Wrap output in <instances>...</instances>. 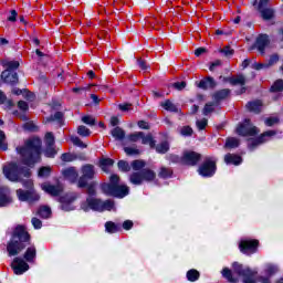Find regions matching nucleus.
Here are the masks:
<instances>
[{"instance_id":"1","label":"nucleus","mask_w":283,"mask_h":283,"mask_svg":"<svg viewBox=\"0 0 283 283\" xmlns=\"http://www.w3.org/2000/svg\"><path fill=\"white\" fill-rule=\"evenodd\" d=\"M3 174L11 182H21L28 190L18 189L17 197L20 202H39L40 196L34 191V184L30 179L32 171L30 168L18 165L17 163H10L3 167Z\"/></svg>"},{"instance_id":"2","label":"nucleus","mask_w":283,"mask_h":283,"mask_svg":"<svg viewBox=\"0 0 283 283\" xmlns=\"http://www.w3.org/2000/svg\"><path fill=\"white\" fill-rule=\"evenodd\" d=\"M43 143L41 138L33 137L24 143V146L17 147L18 154L22 158L23 165L27 167H34L36 163H41V147Z\"/></svg>"},{"instance_id":"3","label":"nucleus","mask_w":283,"mask_h":283,"mask_svg":"<svg viewBox=\"0 0 283 283\" xmlns=\"http://www.w3.org/2000/svg\"><path fill=\"white\" fill-rule=\"evenodd\" d=\"M27 247H30V233L23 226H17L7 243L9 258H17Z\"/></svg>"},{"instance_id":"4","label":"nucleus","mask_w":283,"mask_h":283,"mask_svg":"<svg viewBox=\"0 0 283 283\" xmlns=\"http://www.w3.org/2000/svg\"><path fill=\"white\" fill-rule=\"evenodd\" d=\"M34 260H36V247L32 244L27 248L23 258L15 256L13 259L11 269L15 275H23V273L30 271V264H33Z\"/></svg>"},{"instance_id":"5","label":"nucleus","mask_w":283,"mask_h":283,"mask_svg":"<svg viewBox=\"0 0 283 283\" xmlns=\"http://www.w3.org/2000/svg\"><path fill=\"white\" fill-rule=\"evenodd\" d=\"M232 269L237 275L243 277V283H271V281L264 276L254 280L253 277L258 275V271L251 270L250 268H243L242 264L238 262L232 264Z\"/></svg>"},{"instance_id":"6","label":"nucleus","mask_w":283,"mask_h":283,"mask_svg":"<svg viewBox=\"0 0 283 283\" xmlns=\"http://www.w3.org/2000/svg\"><path fill=\"white\" fill-rule=\"evenodd\" d=\"M156 180V172L149 168H144L137 172H133L129 176V181L132 185L140 186L143 182H153Z\"/></svg>"},{"instance_id":"7","label":"nucleus","mask_w":283,"mask_h":283,"mask_svg":"<svg viewBox=\"0 0 283 283\" xmlns=\"http://www.w3.org/2000/svg\"><path fill=\"white\" fill-rule=\"evenodd\" d=\"M216 163H218L216 157H205L203 163L198 168L199 176H202V178H212V176H216L218 169Z\"/></svg>"},{"instance_id":"8","label":"nucleus","mask_w":283,"mask_h":283,"mask_svg":"<svg viewBox=\"0 0 283 283\" xmlns=\"http://www.w3.org/2000/svg\"><path fill=\"white\" fill-rule=\"evenodd\" d=\"M102 191L105 196H112L113 198L129 196V187L125 185H102Z\"/></svg>"},{"instance_id":"9","label":"nucleus","mask_w":283,"mask_h":283,"mask_svg":"<svg viewBox=\"0 0 283 283\" xmlns=\"http://www.w3.org/2000/svg\"><path fill=\"white\" fill-rule=\"evenodd\" d=\"M259 244L260 241L255 239H242L239 243V249L244 255H253V253H258Z\"/></svg>"},{"instance_id":"10","label":"nucleus","mask_w":283,"mask_h":283,"mask_svg":"<svg viewBox=\"0 0 283 283\" xmlns=\"http://www.w3.org/2000/svg\"><path fill=\"white\" fill-rule=\"evenodd\" d=\"M95 174H96V170L94 169L93 165H90V164L84 165L82 167V176L77 181V187H80V189H84V187L87 186L88 180H94Z\"/></svg>"},{"instance_id":"11","label":"nucleus","mask_w":283,"mask_h":283,"mask_svg":"<svg viewBox=\"0 0 283 283\" xmlns=\"http://www.w3.org/2000/svg\"><path fill=\"white\" fill-rule=\"evenodd\" d=\"M275 134H277V132L268 130V132L263 133L258 138L249 139L248 140V147H249L250 151H253L255 149V147H258L260 145H263V143H268V140H272L273 136H275Z\"/></svg>"},{"instance_id":"12","label":"nucleus","mask_w":283,"mask_h":283,"mask_svg":"<svg viewBox=\"0 0 283 283\" xmlns=\"http://www.w3.org/2000/svg\"><path fill=\"white\" fill-rule=\"evenodd\" d=\"M237 134L239 136H255L260 134V130L251 124V119H245L244 123L239 124L237 127Z\"/></svg>"},{"instance_id":"13","label":"nucleus","mask_w":283,"mask_h":283,"mask_svg":"<svg viewBox=\"0 0 283 283\" xmlns=\"http://www.w3.org/2000/svg\"><path fill=\"white\" fill-rule=\"evenodd\" d=\"M103 200L96 198V197H87L85 201L81 203V209L83 211H99L103 212Z\"/></svg>"},{"instance_id":"14","label":"nucleus","mask_w":283,"mask_h":283,"mask_svg":"<svg viewBox=\"0 0 283 283\" xmlns=\"http://www.w3.org/2000/svg\"><path fill=\"white\" fill-rule=\"evenodd\" d=\"M201 158L202 155H200V153H196L193 150H185L182 154V165H186L187 167H196V165L200 163Z\"/></svg>"},{"instance_id":"15","label":"nucleus","mask_w":283,"mask_h":283,"mask_svg":"<svg viewBox=\"0 0 283 283\" xmlns=\"http://www.w3.org/2000/svg\"><path fill=\"white\" fill-rule=\"evenodd\" d=\"M1 78L7 85L14 86L19 83V74H17V71L6 70L2 72Z\"/></svg>"},{"instance_id":"16","label":"nucleus","mask_w":283,"mask_h":283,"mask_svg":"<svg viewBox=\"0 0 283 283\" xmlns=\"http://www.w3.org/2000/svg\"><path fill=\"white\" fill-rule=\"evenodd\" d=\"M271 43V40H269V35L266 34H260L256 40L254 45L252 46L253 49H256L260 54H264L266 46Z\"/></svg>"},{"instance_id":"17","label":"nucleus","mask_w":283,"mask_h":283,"mask_svg":"<svg viewBox=\"0 0 283 283\" xmlns=\"http://www.w3.org/2000/svg\"><path fill=\"white\" fill-rule=\"evenodd\" d=\"M74 200H75L74 197L70 195L60 197L59 198L60 209H62V211H74V206H72V202H74Z\"/></svg>"},{"instance_id":"18","label":"nucleus","mask_w":283,"mask_h":283,"mask_svg":"<svg viewBox=\"0 0 283 283\" xmlns=\"http://www.w3.org/2000/svg\"><path fill=\"white\" fill-rule=\"evenodd\" d=\"M42 190L45 191V193H49L50 196L56 197L61 193H63V186L61 185H51V184H42L41 185Z\"/></svg>"},{"instance_id":"19","label":"nucleus","mask_w":283,"mask_h":283,"mask_svg":"<svg viewBox=\"0 0 283 283\" xmlns=\"http://www.w3.org/2000/svg\"><path fill=\"white\" fill-rule=\"evenodd\" d=\"M12 203V197H10V189L7 187L0 188V207H8Z\"/></svg>"},{"instance_id":"20","label":"nucleus","mask_w":283,"mask_h":283,"mask_svg":"<svg viewBox=\"0 0 283 283\" xmlns=\"http://www.w3.org/2000/svg\"><path fill=\"white\" fill-rule=\"evenodd\" d=\"M64 178L69 180L70 182H76L78 180V172L76 171V168L70 167L62 171Z\"/></svg>"},{"instance_id":"21","label":"nucleus","mask_w":283,"mask_h":283,"mask_svg":"<svg viewBox=\"0 0 283 283\" xmlns=\"http://www.w3.org/2000/svg\"><path fill=\"white\" fill-rule=\"evenodd\" d=\"M198 87L200 90H213L216 87V80L211 76L206 77L198 83Z\"/></svg>"},{"instance_id":"22","label":"nucleus","mask_w":283,"mask_h":283,"mask_svg":"<svg viewBox=\"0 0 283 283\" xmlns=\"http://www.w3.org/2000/svg\"><path fill=\"white\" fill-rule=\"evenodd\" d=\"M247 108L249 112H253L254 114H260L262 112V101L255 99L252 102H248Z\"/></svg>"},{"instance_id":"23","label":"nucleus","mask_w":283,"mask_h":283,"mask_svg":"<svg viewBox=\"0 0 283 283\" xmlns=\"http://www.w3.org/2000/svg\"><path fill=\"white\" fill-rule=\"evenodd\" d=\"M224 163L226 165H242V157L233 154H227L224 156Z\"/></svg>"},{"instance_id":"24","label":"nucleus","mask_w":283,"mask_h":283,"mask_svg":"<svg viewBox=\"0 0 283 283\" xmlns=\"http://www.w3.org/2000/svg\"><path fill=\"white\" fill-rule=\"evenodd\" d=\"M56 123L59 127H63V113L56 112L54 115H51L50 117H46V123Z\"/></svg>"},{"instance_id":"25","label":"nucleus","mask_w":283,"mask_h":283,"mask_svg":"<svg viewBox=\"0 0 283 283\" xmlns=\"http://www.w3.org/2000/svg\"><path fill=\"white\" fill-rule=\"evenodd\" d=\"M226 81H228L230 85H245L247 83V78L244 77V75L227 77Z\"/></svg>"},{"instance_id":"26","label":"nucleus","mask_w":283,"mask_h":283,"mask_svg":"<svg viewBox=\"0 0 283 283\" xmlns=\"http://www.w3.org/2000/svg\"><path fill=\"white\" fill-rule=\"evenodd\" d=\"M259 12H260L261 19H263V21H271V19H273L275 17V10H273L271 8L263 9Z\"/></svg>"},{"instance_id":"27","label":"nucleus","mask_w":283,"mask_h":283,"mask_svg":"<svg viewBox=\"0 0 283 283\" xmlns=\"http://www.w3.org/2000/svg\"><path fill=\"white\" fill-rule=\"evenodd\" d=\"M186 277L188 282H198V280H200V272L196 269H191L187 272Z\"/></svg>"},{"instance_id":"28","label":"nucleus","mask_w":283,"mask_h":283,"mask_svg":"<svg viewBox=\"0 0 283 283\" xmlns=\"http://www.w3.org/2000/svg\"><path fill=\"white\" fill-rule=\"evenodd\" d=\"M143 145H149L151 149L156 147V140H154V137L151 134H148L145 136V133H143V137H140Z\"/></svg>"},{"instance_id":"29","label":"nucleus","mask_w":283,"mask_h":283,"mask_svg":"<svg viewBox=\"0 0 283 283\" xmlns=\"http://www.w3.org/2000/svg\"><path fill=\"white\" fill-rule=\"evenodd\" d=\"M113 138H115V140H125V130H123V128L120 127H115L112 132H111Z\"/></svg>"},{"instance_id":"30","label":"nucleus","mask_w":283,"mask_h":283,"mask_svg":"<svg viewBox=\"0 0 283 283\" xmlns=\"http://www.w3.org/2000/svg\"><path fill=\"white\" fill-rule=\"evenodd\" d=\"M229 94H231V91L229 88H223V90L217 91L213 95V98L214 101H224V98H227Z\"/></svg>"},{"instance_id":"31","label":"nucleus","mask_w":283,"mask_h":283,"mask_svg":"<svg viewBox=\"0 0 283 283\" xmlns=\"http://www.w3.org/2000/svg\"><path fill=\"white\" fill-rule=\"evenodd\" d=\"M38 216H40V218H43L44 220H48V218L52 216V209H50V207L48 206H42L38 210Z\"/></svg>"},{"instance_id":"32","label":"nucleus","mask_w":283,"mask_h":283,"mask_svg":"<svg viewBox=\"0 0 283 283\" xmlns=\"http://www.w3.org/2000/svg\"><path fill=\"white\" fill-rule=\"evenodd\" d=\"M224 147L228 149H235V147H240V139H238L235 137H229L226 140Z\"/></svg>"},{"instance_id":"33","label":"nucleus","mask_w":283,"mask_h":283,"mask_svg":"<svg viewBox=\"0 0 283 283\" xmlns=\"http://www.w3.org/2000/svg\"><path fill=\"white\" fill-rule=\"evenodd\" d=\"M158 176L159 178L167 180V178H171V176H174V170H171V168L161 167L158 172Z\"/></svg>"},{"instance_id":"34","label":"nucleus","mask_w":283,"mask_h":283,"mask_svg":"<svg viewBox=\"0 0 283 283\" xmlns=\"http://www.w3.org/2000/svg\"><path fill=\"white\" fill-rule=\"evenodd\" d=\"M161 107H164V109H166V112H178V106H176V104H174L171 101L167 99L164 103H161Z\"/></svg>"},{"instance_id":"35","label":"nucleus","mask_w":283,"mask_h":283,"mask_svg":"<svg viewBox=\"0 0 283 283\" xmlns=\"http://www.w3.org/2000/svg\"><path fill=\"white\" fill-rule=\"evenodd\" d=\"M221 273H222V276L226 277V280H228V282H231V283L238 282V279L233 277V273L229 268H224Z\"/></svg>"},{"instance_id":"36","label":"nucleus","mask_w":283,"mask_h":283,"mask_svg":"<svg viewBox=\"0 0 283 283\" xmlns=\"http://www.w3.org/2000/svg\"><path fill=\"white\" fill-rule=\"evenodd\" d=\"M114 209H116L114 200L108 199L106 201H102V211H112Z\"/></svg>"},{"instance_id":"37","label":"nucleus","mask_w":283,"mask_h":283,"mask_svg":"<svg viewBox=\"0 0 283 283\" xmlns=\"http://www.w3.org/2000/svg\"><path fill=\"white\" fill-rule=\"evenodd\" d=\"M157 154H167L169 151V143L163 142L159 145L155 146Z\"/></svg>"},{"instance_id":"38","label":"nucleus","mask_w":283,"mask_h":283,"mask_svg":"<svg viewBox=\"0 0 283 283\" xmlns=\"http://www.w3.org/2000/svg\"><path fill=\"white\" fill-rule=\"evenodd\" d=\"M56 154H59V151H56V148L54 146H45L44 156L46 158H54Z\"/></svg>"},{"instance_id":"39","label":"nucleus","mask_w":283,"mask_h":283,"mask_svg":"<svg viewBox=\"0 0 283 283\" xmlns=\"http://www.w3.org/2000/svg\"><path fill=\"white\" fill-rule=\"evenodd\" d=\"M105 230L107 231V233H118L119 228L118 226H116V223L108 221L105 223Z\"/></svg>"},{"instance_id":"40","label":"nucleus","mask_w":283,"mask_h":283,"mask_svg":"<svg viewBox=\"0 0 283 283\" xmlns=\"http://www.w3.org/2000/svg\"><path fill=\"white\" fill-rule=\"evenodd\" d=\"M145 165H146L145 160H140V159H136L132 163V167L134 171H143Z\"/></svg>"},{"instance_id":"41","label":"nucleus","mask_w":283,"mask_h":283,"mask_svg":"<svg viewBox=\"0 0 283 283\" xmlns=\"http://www.w3.org/2000/svg\"><path fill=\"white\" fill-rule=\"evenodd\" d=\"M77 134L78 136H82L83 138H87V136H91L92 130H90V128H87L84 125H81L77 127Z\"/></svg>"},{"instance_id":"42","label":"nucleus","mask_w":283,"mask_h":283,"mask_svg":"<svg viewBox=\"0 0 283 283\" xmlns=\"http://www.w3.org/2000/svg\"><path fill=\"white\" fill-rule=\"evenodd\" d=\"M167 160H169V163H172L174 165H182V156H178V155H174L170 154L167 157Z\"/></svg>"},{"instance_id":"43","label":"nucleus","mask_w":283,"mask_h":283,"mask_svg":"<svg viewBox=\"0 0 283 283\" xmlns=\"http://www.w3.org/2000/svg\"><path fill=\"white\" fill-rule=\"evenodd\" d=\"M71 143H73V145H75V147H80L81 149H87V145L85 143H83V140H81V138H78L76 136L71 137Z\"/></svg>"},{"instance_id":"44","label":"nucleus","mask_w":283,"mask_h":283,"mask_svg":"<svg viewBox=\"0 0 283 283\" xmlns=\"http://www.w3.org/2000/svg\"><path fill=\"white\" fill-rule=\"evenodd\" d=\"M270 92H283V80H276L271 86Z\"/></svg>"},{"instance_id":"45","label":"nucleus","mask_w":283,"mask_h":283,"mask_svg":"<svg viewBox=\"0 0 283 283\" xmlns=\"http://www.w3.org/2000/svg\"><path fill=\"white\" fill-rule=\"evenodd\" d=\"M117 167L120 171L127 172L132 170V166H129V163L125 160H119L117 164Z\"/></svg>"},{"instance_id":"46","label":"nucleus","mask_w":283,"mask_h":283,"mask_svg":"<svg viewBox=\"0 0 283 283\" xmlns=\"http://www.w3.org/2000/svg\"><path fill=\"white\" fill-rule=\"evenodd\" d=\"M82 123L94 127V125H96V119L92 115H85L82 117Z\"/></svg>"},{"instance_id":"47","label":"nucleus","mask_w":283,"mask_h":283,"mask_svg":"<svg viewBox=\"0 0 283 283\" xmlns=\"http://www.w3.org/2000/svg\"><path fill=\"white\" fill-rule=\"evenodd\" d=\"M45 147L54 146V134L46 133L44 138Z\"/></svg>"},{"instance_id":"48","label":"nucleus","mask_w":283,"mask_h":283,"mask_svg":"<svg viewBox=\"0 0 283 283\" xmlns=\"http://www.w3.org/2000/svg\"><path fill=\"white\" fill-rule=\"evenodd\" d=\"M140 138H143V132L134 133L127 136V140H129V143H138Z\"/></svg>"},{"instance_id":"49","label":"nucleus","mask_w":283,"mask_h":283,"mask_svg":"<svg viewBox=\"0 0 283 283\" xmlns=\"http://www.w3.org/2000/svg\"><path fill=\"white\" fill-rule=\"evenodd\" d=\"M51 172H52V169L50 167H41L39 169L38 176L40 178H48V176H50Z\"/></svg>"},{"instance_id":"50","label":"nucleus","mask_w":283,"mask_h":283,"mask_svg":"<svg viewBox=\"0 0 283 283\" xmlns=\"http://www.w3.org/2000/svg\"><path fill=\"white\" fill-rule=\"evenodd\" d=\"M87 198H96V185L91 184L86 189Z\"/></svg>"},{"instance_id":"51","label":"nucleus","mask_w":283,"mask_h":283,"mask_svg":"<svg viewBox=\"0 0 283 283\" xmlns=\"http://www.w3.org/2000/svg\"><path fill=\"white\" fill-rule=\"evenodd\" d=\"M277 271H279L277 265L268 264L265 266V275H275Z\"/></svg>"},{"instance_id":"52","label":"nucleus","mask_w":283,"mask_h":283,"mask_svg":"<svg viewBox=\"0 0 283 283\" xmlns=\"http://www.w3.org/2000/svg\"><path fill=\"white\" fill-rule=\"evenodd\" d=\"M3 66L8 67L7 70H11L12 72H14V70L19 69V62L18 61L3 62Z\"/></svg>"},{"instance_id":"53","label":"nucleus","mask_w":283,"mask_h":283,"mask_svg":"<svg viewBox=\"0 0 283 283\" xmlns=\"http://www.w3.org/2000/svg\"><path fill=\"white\" fill-rule=\"evenodd\" d=\"M99 165L102 169L105 171V167H112L114 165V159L112 158L101 159Z\"/></svg>"},{"instance_id":"54","label":"nucleus","mask_w":283,"mask_h":283,"mask_svg":"<svg viewBox=\"0 0 283 283\" xmlns=\"http://www.w3.org/2000/svg\"><path fill=\"white\" fill-rule=\"evenodd\" d=\"M213 103H208L205 105L202 114L203 116H209V114L214 112Z\"/></svg>"},{"instance_id":"55","label":"nucleus","mask_w":283,"mask_h":283,"mask_svg":"<svg viewBox=\"0 0 283 283\" xmlns=\"http://www.w3.org/2000/svg\"><path fill=\"white\" fill-rule=\"evenodd\" d=\"M124 151L127 156H138L140 154V150L134 147H124Z\"/></svg>"},{"instance_id":"56","label":"nucleus","mask_w":283,"mask_h":283,"mask_svg":"<svg viewBox=\"0 0 283 283\" xmlns=\"http://www.w3.org/2000/svg\"><path fill=\"white\" fill-rule=\"evenodd\" d=\"M208 124H209V120H207V118L198 119L196 122V125L199 132H202V129H206Z\"/></svg>"},{"instance_id":"57","label":"nucleus","mask_w":283,"mask_h":283,"mask_svg":"<svg viewBox=\"0 0 283 283\" xmlns=\"http://www.w3.org/2000/svg\"><path fill=\"white\" fill-rule=\"evenodd\" d=\"M252 70H269V65L266 63H259V62H254L251 64Z\"/></svg>"},{"instance_id":"58","label":"nucleus","mask_w":283,"mask_h":283,"mask_svg":"<svg viewBox=\"0 0 283 283\" xmlns=\"http://www.w3.org/2000/svg\"><path fill=\"white\" fill-rule=\"evenodd\" d=\"M180 134L181 136H192L193 135V128H191L190 126H184L181 129H180Z\"/></svg>"},{"instance_id":"59","label":"nucleus","mask_w":283,"mask_h":283,"mask_svg":"<svg viewBox=\"0 0 283 283\" xmlns=\"http://www.w3.org/2000/svg\"><path fill=\"white\" fill-rule=\"evenodd\" d=\"M280 123V118L277 117H269L265 119L266 127H273V125H277Z\"/></svg>"},{"instance_id":"60","label":"nucleus","mask_w":283,"mask_h":283,"mask_svg":"<svg viewBox=\"0 0 283 283\" xmlns=\"http://www.w3.org/2000/svg\"><path fill=\"white\" fill-rule=\"evenodd\" d=\"M277 61H280V56L277 54L271 55L269 59V62L266 63L268 69L273 67V65H275V63H277Z\"/></svg>"},{"instance_id":"61","label":"nucleus","mask_w":283,"mask_h":283,"mask_svg":"<svg viewBox=\"0 0 283 283\" xmlns=\"http://www.w3.org/2000/svg\"><path fill=\"white\" fill-rule=\"evenodd\" d=\"M61 160L63 163H72V160H74V155L73 154H70V153H64L62 154L61 156Z\"/></svg>"},{"instance_id":"62","label":"nucleus","mask_w":283,"mask_h":283,"mask_svg":"<svg viewBox=\"0 0 283 283\" xmlns=\"http://www.w3.org/2000/svg\"><path fill=\"white\" fill-rule=\"evenodd\" d=\"M220 52L224 54V56H233V49H231V46H224Z\"/></svg>"},{"instance_id":"63","label":"nucleus","mask_w":283,"mask_h":283,"mask_svg":"<svg viewBox=\"0 0 283 283\" xmlns=\"http://www.w3.org/2000/svg\"><path fill=\"white\" fill-rule=\"evenodd\" d=\"M31 223L33 224L34 229H41L43 227V222L36 217L32 218Z\"/></svg>"},{"instance_id":"64","label":"nucleus","mask_w":283,"mask_h":283,"mask_svg":"<svg viewBox=\"0 0 283 283\" xmlns=\"http://www.w3.org/2000/svg\"><path fill=\"white\" fill-rule=\"evenodd\" d=\"M109 180V184L104 185H118V182H120V177H118V175H112Z\"/></svg>"}]
</instances>
